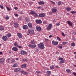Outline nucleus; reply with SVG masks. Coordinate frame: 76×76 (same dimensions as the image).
I'll return each mask as SVG.
<instances>
[{
    "instance_id": "18",
    "label": "nucleus",
    "mask_w": 76,
    "mask_h": 76,
    "mask_svg": "<svg viewBox=\"0 0 76 76\" xmlns=\"http://www.w3.org/2000/svg\"><path fill=\"white\" fill-rule=\"evenodd\" d=\"M36 28L37 31H39L41 30V28L40 27L37 26Z\"/></svg>"
},
{
    "instance_id": "29",
    "label": "nucleus",
    "mask_w": 76,
    "mask_h": 76,
    "mask_svg": "<svg viewBox=\"0 0 76 76\" xmlns=\"http://www.w3.org/2000/svg\"><path fill=\"white\" fill-rule=\"evenodd\" d=\"M15 60L13 59H12L11 61V63H15Z\"/></svg>"
},
{
    "instance_id": "14",
    "label": "nucleus",
    "mask_w": 76,
    "mask_h": 76,
    "mask_svg": "<svg viewBox=\"0 0 76 76\" xmlns=\"http://www.w3.org/2000/svg\"><path fill=\"white\" fill-rule=\"evenodd\" d=\"M27 65L26 64H24L21 65V67H22V68L25 69L26 68V67Z\"/></svg>"
},
{
    "instance_id": "9",
    "label": "nucleus",
    "mask_w": 76,
    "mask_h": 76,
    "mask_svg": "<svg viewBox=\"0 0 76 76\" xmlns=\"http://www.w3.org/2000/svg\"><path fill=\"white\" fill-rule=\"evenodd\" d=\"M52 43L54 45H57L58 44V42H55L53 40L52 41Z\"/></svg>"
},
{
    "instance_id": "34",
    "label": "nucleus",
    "mask_w": 76,
    "mask_h": 76,
    "mask_svg": "<svg viewBox=\"0 0 76 76\" xmlns=\"http://www.w3.org/2000/svg\"><path fill=\"white\" fill-rule=\"evenodd\" d=\"M15 16H16V17H18L19 16V15L17 13H15L14 14Z\"/></svg>"
},
{
    "instance_id": "59",
    "label": "nucleus",
    "mask_w": 76,
    "mask_h": 76,
    "mask_svg": "<svg viewBox=\"0 0 76 76\" xmlns=\"http://www.w3.org/2000/svg\"><path fill=\"white\" fill-rule=\"evenodd\" d=\"M18 20H21V18H18Z\"/></svg>"
},
{
    "instance_id": "54",
    "label": "nucleus",
    "mask_w": 76,
    "mask_h": 76,
    "mask_svg": "<svg viewBox=\"0 0 76 76\" xmlns=\"http://www.w3.org/2000/svg\"><path fill=\"white\" fill-rule=\"evenodd\" d=\"M37 9H41V7H38Z\"/></svg>"
},
{
    "instance_id": "13",
    "label": "nucleus",
    "mask_w": 76,
    "mask_h": 76,
    "mask_svg": "<svg viewBox=\"0 0 76 76\" xmlns=\"http://www.w3.org/2000/svg\"><path fill=\"white\" fill-rule=\"evenodd\" d=\"M21 74H23L24 75H28V72L25 71H21Z\"/></svg>"
},
{
    "instance_id": "7",
    "label": "nucleus",
    "mask_w": 76,
    "mask_h": 76,
    "mask_svg": "<svg viewBox=\"0 0 76 76\" xmlns=\"http://www.w3.org/2000/svg\"><path fill=\"white\" fill-rule=\"evenodd\" d=\"M36 22L37 24H40L42 23V21L41 20H36Z\"/></svg>"
},
{
    "instance_id": "37",
    "label": "nucleus",
    "mask_w": 76,
    "mask_h": 76,
    "mask_svg": "<svg viewBox=\"0 0 76 76\" xmlns=\"http://www.w3.org/2000/svg\"><path fill=\"white\" fill-rule=\"evenodd\" d=\"M57 40H58L59 41H61V39H60V38L58 37H57Z\"/></svg>"
},
{
    "instance_id": "33",
    "label": "nucleus",
    "mask_w": 76,
    "mask_h": 76,
    "mask_svg": "<svg viewBox=\"0 0 76 76\" xmlns=\"http://www.w3.org/2000/svg\"><path fill=\"white\" fill-rule=\"evenodd\" d=\"M50 68L52 70L54 69V66L53 65H52V66H50Z\"/></svg>"
},
{
    "instance_id": "47",
    "label": "nucleus",
    "mask_w": 76,
    "mask_h": 76,
    "mask_svg": "<svg viewBox=\"0 0 76 76\" xmlns=\"http://www.w3.org/2000/svg\"><path fill=\"white\" fill-rule=\"evenodd\" d=\"M0 7H1V9H4V7H3V5H0Z\"/></svg>"
},
{
    "instance_id": "45",
    "label": "nucleus",
    "mask_w": 76,
    "mask_h": 76,
    "mask_svg": "<svg viewBox=\"0 0 76 76\" xmlns=\"http://www.w3.org/2000/svg\"><path fill=\"white\" fill-rule=\"evenodd\" d=\"M58 5H60L61 4V1H59L58 2Z\"/></svg>"
},
{
    "instance_id": "56",
    "label": "nucleus",
    "mask_w": 76,
    "mask_h": 76,
    "mask_svg": "<svg viewBox=\"0 0 76 76\" xmlns=\"http://www.w3.org/2000/svg\"><path fill=\"white\" fill-rule=\"evenodd\" d=\"M73 74L74 76H76V73L75 72H73Z\"/></svg>"
},
{
    "instance_id": "30",
    "label": "nucleus",
    "mask_w": 76,
    "mask_h": 76,
    "mask_svg": "<svg viewBox=\"0 0 76 76\" xmlns=\"http://www.w3.org/2000/svg\"><path fill=\"white\" fill-rule=\"evenodd\" d=\"M64 63V60H62L60 61V64H63Z\"/></svg>"
},
{
    "instance_id": "32",
    "label": "nucleus",
    "mask_w": 76,
    "mask_h": 76,
    "mask_svg": "<svg viewBox=\"0 0 76 76\" xmlns=\"http://www.w3.org/2000/svg\"><path fill=\"white\" fill-rule=\"evenodd\" d=\"M70 13H72V14H76V11H70Z\"/></svg>"
},
{
    "instance_id": "63",
    "label": "nucleus",
    "mask_w": 76,
    "mask_h": 76,
    "mask_svg": "<svg viewBox=\"0 0 76 76\" xmlns=\"http://www.w3.org/2000/svg\"><path fill=\"white\" fill-rule=\"evenodd\" d=\"M28 4H30V5H31V4H32L31 3V2H28Z\"/></svg>"
},
{
    "instance_id": "19",
    "label": "nucleus",
    "mask_w": 76,
    "mask_h": 76,
    "mask_svg": "<svg viewBox=\"0 0 76 76\" xmlns=\"http://www.w3.org/2000/svg\"><path fill=\"white\" fill-rule=\"evenodd\" d=\"M20 70H21V69L20 68H17L16 69L14 70V72H17L20 71Z\"/></svg>"
},
{
    "instance_id": "49",
    "label": "nucleus",
    "mask_w": 76,
    "mask_h": 76,
    "mask_svg": "<svg viewBox=\"0 0 76 76\" xmlns=\"http://www.w3.org/2000/svg\"><path fill=\"white\" fill-rule=\"evenodd\" d=\"M34 16H35V17H37V16H38V15L37 14V13H35Z\"/></svg>"
},
{
    "instance_id": "36",
    "label": "nucleus",
    "mask_w": 76,
    "mask_h": 76,
    "mask_svg": "<svg viewBox=\"0 0 76 76\" xmlns=\"http://www.w3.org/2000/svg\"><path fill=\"white\" fill-rule=\"evenodd\" d=\"M31 43L32 44H35V41H34V40L31 41Z\"/></svg>"
},
{
    "instance_id": "40",
    "label": "nucleus",
    "mask_w": 76,
    "mask_h": 76,
    "mask_svg": "<svg viewBox=\"0 0 76 76\" xmlns=\"http://www.w3.org/2000/svg\"><path fill=\"white\" fill-rule=\"evenodd\" d=\"M18 47L20 49V48H23V47L21 45H20V46H18Z\"/></svg>"
},
{
    "instance_id": "17",
    "label": "nucleus",
    "mask_w": 76,
    "mask_h": 76,
    "mask_svg": "<svg viewBox=\"0 0 76 76\" xmlns=\"http://www.w3.org/2000/svg\"><path fill=\"white\" fill-rule=\"evenodd\" d=\"M12 50L14 51H18V49L17 48L15 47L12 48Z\"/></svg>"
},
{
    "instance_id": "35",
    "label": "nucleus",
    "mask_w": 76,
    "mask_h": 76,
    "mask_svg": "<svg viewBox=\"0 0 76 76\" xmlns=\"http://www.w3.org/2000/svg\"><path fill=\"white\" fill-rule=\"evenodd\" d=\"M70 69H67L66 70V72H67V73H69L70 72Z\"/></svg>"
},
{
    "instance_id": "27",
    "label": "nucleus",
    "mask_w": 76,
    "mask_h": 76,
    "mask_svg": "<svg viewBox=\"0 0 76 76\" xmlns=\"http://www.w3.org/2000/svg\"><path fill=\"white\" fill-rule=\"evenodd\" d=\"M71 46L72 47H75V42H72L71 44Z\"/></svg>"
},
{
    "instance_id": "15",
    "label": "nucleus",
    "mask_w": 76,
    "mask_h": 76,
    "mask_svg": "<svg viewBox=\"0 0 76 76\" xmlns=\"http://www.w3.org/2000/svg\"><path fill=\"white\" fill-rule=\"evenodd\" d=\"M27 25L30 28H32V24L31 23H28Z\"/></svg>"
},
{
    "instance_id": "41",
    "label": "nucleus",
    "mask_w": 76,
    "mask_h": 76,
    "mask_svg": "<svg viewBox=\"0 0 76 76\" xmlns=\"http://www.w3.org/2000/svg\"><path fill=\"white\" fill-rule=\"evenodd\" d=\"M22 61H26V62L28 61V60L27 59H23Z\"/></svg>"
},
{
    "instance_id": "8",
    "label": "nucleus",
    "mask_w": 76,
    "mask_h": 76,
    "mask_svg": "<svg viewBox=\"0 0 76 76\" xmlns=\"http://www.w3.org/2000/svg\"><path fill=\"white\" fill-rule=\"evenodd\" d=\"M20 54L22 55H25V54H27V53L26 52V51L21 50L20 51Z\"/></svg>"
},
{
    "instance_id": "31",
    "label": "nucleus",
    "mask_w": 76,
    "mask_h": 76,
    "mask_svg": "<svg viewBox=\"0 0 76 76\" xmlns=\"http://www.w3.org/2000/svg\"><path fill=\"white\" fill-rule=\"evenodd\" d=\"M35 13V12L32 11L30 12V14L31 15H34Z\"/></svg>"
},
{
    "instance_id": "50",
    "label": "nucleus",
    "mask_w": 76,
    "mask_h": 76,
    "mask_svg": "<svg viewBox=\"0 0 76 76\" xmlns=\"http://www.w3.org/2000/svg\"><path fill=\"white\" fill-rule=\"evenodd\" d=\"M56 26H59V25H60V24L59 23H58L56 24Z\"/></svg>"
},
{
    "instance_id": "1",
    "label": "nucleus",
    "mask_w": 76,
    "mask_h": 76,
    "mask_svg": "<svg viewBox=\"0 0 76 76\" xmlns=\"http://www.w3.org/2000/svg\"><path fill=\"white\" fill-rule=\"evenodd\" d=\"M44 45V44L42 43H40L38 44V46L40 50H44V49L45 47Z\"/></svg>"
},
{
    "instance_id": "4",
    "label": "nucleus",
    "mask_w": 76,
    "mask_h": 76,
    "mask_svg": "<svg viewBox=\"0 0 76 76\" xmlns=\"http://www.w3.org/2000/svg\"><path fill=\"white\" fill-rule=\"evenodd\" d=\"M28 32L30 34H34V30L28 29Z\"/></svg>"
},
{
    "instance_id": "6",
    "label": "nucleus",
    "mask_w": 76,
    "mask_h": 76,
    "mask_svg": "<svg viewBox=\"0 0 76 76\" xmlns=\"http://www.w3.org/2000/svg\"><path fill=\"white\" fill-rule=\"evenodd\" d=\"M45 13H40L39 15V17L40 18H43L45 17Z\"/></svg>"
},
{
    "instance_id": "12",
    "label": "nucleus",
    "mask_w": 76,
    "mask_h": 76,
    "mask_svg": "<svg viewBox=\"0 0 76 76\" xmlns=\"http://www.w3.org/2000/svg\"><path fill=\"white\" fill-rule=\"evenodd\" d=\"M67 22L68 23V24L69 25V26H72L73 25V23L71 21H67Z\"/></svg>"
},
{
    "instance_id": "3",
    "label": "nucleus",
    "mask_w": 76,
    "mask_h": 76,
    "mask_svg": "<svg viewBox=\"0 0 76 76\" xmlns=\"http://www.w3.org/2000/svg\"><path fill=\"white\" fill-rule=\"evenodd\" d=\"M52 28V24H49L48 26L47 27V30H51Z\"/></svg>"
},
{
    "instance_id": "57",
    "label": "nucleus",
    "mask_w": 76,
    "mask_h": 76,
    "mask_svg": "<svg viewBox=\"0 0 76 76\" xmlns=\"http://www.w3.org/2000/svg\"><path fill=\"white\" fill-rule=\"evenodd\" d=\"M62 36H65V35H64V33H62Z\"/></svg>"
},
{
    "instance_id": "58",
    "label": "nucleus",
    "mask_w": 76,
    "mask_h": 76,
    "mask_svg": "<svg viewBox=\"0 0 76 76\" xmlns=\"http://www.w3.org/2000/svg\"><path fill=\"white\" fill-rule=\"evenodd\" d=\"M19 13H20V15H21V14H23V12H22V11H20L19 12Z\"/></svg>"
},
{
    "instance_id": "10",
    "label": "nucleus",
    "mask_w": 76,
    "mask_h": 76,
    "mask_svg": "<svg viewBox=\"0 0 76 76\" xmlns=\"http://www.w3.org/2000/svg\"><path fill=\"white\" fill-rule=\"evenodd\" d=\"M18 37L19 38H22V34L21 33H18L17 34Z\"/></svg>"
},
{
    "instance_id": "43",
    "label": "nucleus",
    "mask_w": 76,
    "mask_h": 76,
    "mask_svg": "<svg viewBox=\"0 0 76 76\" xmlns=\"http://www.w3.org/2000/svg\"><path fill=\"white\" fill-rule=\"evenodd\" d=\"M45 40L46 42H48L49 41H50V40H49L47 39H45Z\"/></svg>"
},
{
    "instance_id": "53",
    "label": "nucleus",
    "mask_w": 76,
    "mask_h": 76,
    "mask_svg": "<svg viewBox=\"0 0 76 76\" xmlns=\"http://www.w3.org/2000/svg\"><path fill=\"white\" fill-rule=\"evenodd\" d=\"M7 10H8V11H9L10 10V8H9V7H7Z\"/></svg>"
},
{
    "instance_id": "44",
    "label": "nucleus",
    "mask_w": 76,
    "mask_h": 76,
    "mask_svg": "<svg viewBox=\"0 0 76 76\" xmlns=\"http://www.w3.org/2000/svg\"><path fill=\"white\" fill-rule=\"evenodd\" d=\"M67 44V42H64L62 43V45H66Z\"/></svg>"
},
{
    "instance_id": "46",
    "label": "nucleus",
    "mask_w": 76,
    "mask_h": 76,
    "mask_svg": "<svg viewBox=\"0 0 76 76\" xmlns=\"http://www.w3.org/2000/svg\"><path fill=\"white\" fill-rule=\"evenodd\" d=\"M48 74L49 75H50L51 74V72L50 71H47Z\"/></svg>"
},
{
    "instance_id": "52",
    "label": "nucleus",
    "mask_w": 76,
    "mask_h": 76,
    "mask_svg": "<svg viewBox=\"0 0 76 76\" xmlns=\"http://www.w3.org/2000/svg\"><path fill=\"white\" fill-rule=\"evenodd\" d=\"M43 24H45L47 23V21H46L45 20L44 21H43Z\"/></svg>"
},
{
    "instance_id": "55",
    "label": "nucleus",
    "mask_w": 76,
    "mask_h": 76,
    "mask_svg": "<svg viewBox=\"0 0 76 76\" xmlns=\"http://www.w3.org/2000/svg\"><path fill=\"white\" fill-rule=\"evenodd\" d=\"M45 75L46 76H50V75L48 74H45Z\"/></svg>"
},
{
    "instance_id": "42",
    "label": "nucleus",
    "mask_w": 76,
    "mask_h": 76,
    "mask_svg": "<svg viewBox=\"0 0 76 76\" xmlns=\"http://www.w3.org/2000/svg\"><path fill=\"white\" fill-rule=\"evenodd\" d=\"M9 19V17L7 16L5 17V19H6V20H8Z\"/></svg>"
},
{
    "instance_id": "16",
    "label": "nucleus",
    "mask_w": 76,
    "mask_h": 76,
    "mask_svg": "<svg viewBox=\"0 0 76 76\" xmlns=\"http://www.w3.org/2000/svg\"><path fill=\"white\" fill-rule=\"evenodd\" d=\"M18 25L19 24L18 23H14V26L15 28H18Z\"/></svg>"
},
{
    "instance_id": "38",
    "label": "nucleus",
    "mask_w": 76,
    "mask_h": 76,
    "mask_svg": "<svg viewBox=\"0 0 76 76\" xmlns=\"http://www.w3.org/2000/svg\"><path fill=\"white\" fill-rule=\"evenodd\" d=\"M58 47L59 48H61V49L63 48V46H60V45H58Z\"/></svg>"
},
{
    "instance_id": "26",
    "label": "nucleus",
    "mask_w": 76,
    "mask_h": 76,
    "mask_svg": "<svg viewBox=\"0 0 76 76\" xmlns=\"http://www.w3.org/2000/svg\"><path fill=\"white\" fill-rule=\"evenodd\" d=\"M57 10L56 9H53L52 10V12H53V13H55L56 12H57Z\"/></svg>"
},
{
    "instance_id": "61",
    "label": "nucleus",
    "mask_w": 76,
    "mask_h": 76,
    "mask_svg": "<svg viewBox=\"0 0 76 76\" xmlns=\"http://www.w3.org/2000/svg\"><path fill=\"white\" fill-rule=\"evenodd\" d=\"M14 9L15 10H18V8L17 7H15L14 8Z\"/></svg>"
},
{
    "instance_id": "60",
    "label": "nucleus",
    "mask_w": 76,
    "mask_h": 76,
    "mask_svg": "<svg viewBox=\"0 0 76 76\" xmlns=\"http://www.w3.org/2000/svg\"><path fill=\"white\" fill-rule=\"evenodd\" d=\"M7 62L8 63H9V62H10V61H9V60H7Z\"/></svg>"
},
{
    "instance_id": "22",
    "label": "nucleus",
    "mask_w": 76,
    "mask_h": 76,
    "mask_svg": "<svg viewBox=\"0 0 76 76\" xmlns=\"http://www.w3.org/2000/svg\"><path fill=\"white\" fill-rule=\"evenodd\" d=\"M6 35L7 38H9V37H11L12 36L10 33H8L6 34Z\"/></svg>"
},
{
    "instance_id": "39",
    "label": "nucleus",
    "mask_w": 76,
    "mask_h": 76,
    "mask_svg": "<svg viewBox=\"0 0 76 76\" xmlns=\"http://www.w3.org/2000/svg\"><path fill=\"white\" fill-rule=\"evenodd\" d=\"M17 66H18V65H17L16 64H14L13 65L12 67H17Z\"/></svg>"
},
{
    "instance_id": "23",
    "label": "nucleus",
    "mask_w": 76,
    "mask_h": 76,
    "mask_svg": "<svg viewBox=\"0 0 76 76\" xmlns=\"http://www.w3.org/2000/svg\"><path fill=\"white\" fill-rule=\"evenodd\" d=\"M39 4L41 5V4H44V2L43 1H40L38 2Z\"/></svg>"
},
{
    "instance_id": "24",
    "label": "nucleus",
    "mask_w": 76,
    "mask_h": 76,
    "mask_svg": "<svg viewBox=\"0 0 76 76\" xmlns=\"http://www.w3.org/2000/svg\"><path fill=\"white\" fill-rule=\"evenodd\" d=\"M4 29V28L3 26H0V31H3Z\"/></svg>"
},
{
    "instance_id": "5",
    "label": "nucleus",
    "mask_w": 76,
    "mask_h": 76,
    "mask_svg": "<svg viewBox=\"0 0 76 76\" xmlns=\"http://www.w3.org/2000/svg\"><path fill=\"white\" fill-rule=\"evenodd\" d=\"M29 48H35L36 47V45H31V44H29L28 45Z\"/></svg>"
},
{
    "instance_id": "64",
    "label": "nucleus",
    "mask_w": 76,
    "mask_h": 76,
    "mask_svg": "<svg viewBox=\"0 0 76 76\" xmlns=\"http://www.w3.org/2000/svg\"><path fill=\"white\" fill-rule=\"evenodd\" d=\"M53 37V36L51 35H50V36H49V38H50L51 37Z\"/></svg>"
},
{
    "instance_id": "62",
    "label": "nucleus",
    "mask_w": 76,
    "mask_h": 76,
    "mask_svg": "<svg viewBox=\"0 0 76 76\" xmlns=\"http://www.w3.org/2000/svg\"><path fill=\"white\" fill-rule=\"evenodd\" d=\"M3 54V52H0V55H1Z\"/></svg>"
},
{
    "instance_id": "2",
    "label": "nucleus",
    "mask_w": 76,
    "mask_h": 76,
    "mask_svg": "<svg viewBox=\"0 0 76 76\" xmlns=\"http://www.w3.org/2000/svg\"><path fill=\"white\" fill-rule=\"evenodd\" d=\"M5 59L3 58H0V63L2 65H4V61Z\"/></svg>"
},
{
    "instance_id": "28",
    "label": "nucleus",
    "mask_w": 76,
    "mask_h": 76,
    "mask_svg": "<svg viewBox=\"0 0 76 76\" xmlns=\"http://www.w3.org/2000/svg\"><path fill=\"white\" fill-rule=\"evenodd\" d=\"M14 45L15 47H18V43L17 42H15L14 44Z\"/></svg>"
},
{
    "instance_id": "21",
    "label": "nucleus",
    "mask_w": 76,
    "mask_h": 76,
    "mask_svg": "<svg viewBox=\"0 0 76 76\" xmlns=\"http://www.w3.org/2000/svg\"><path fill=\"white\" fill-rule=\"evenodd\" d=\"M2 39L4 41H6L7 40V37L5 36H4L2 37Z\"/></svg>"
},
{
    "instance_id": "25",
    "label": "nucleus",
    "mask_w": 76,
    "mask_h": 76,
    "mask_svg": "<svg viewBox=\"0 0 76 76\" xmlns=\"http://www.w3.org/2000/svg\"><path fill=\"white\" fill-rule=\"evenodd\" d=\"M66 10L67 12H69L71 10V8L69 7H67L66 8Z\"/></svg>"
},
{
    "instance_id": "20",
    "label": "nucleus",
    "mask_w": 76,
    "mask_h": 76,
    "mask_svg": "<svg viewBox=\"0 0 76 76\" xmlns=\"http://www.w3.org/2000/svg\"><path fill=\"white\" fill-rule=\"evenodd\" d=\"M25 20L26 22H29V18L26 17L25 18Z\"/></svg>"
},
{
    "instance_id": "48",
    "label": "nucleus",
    "mask_w": 76,
    "mask_h": 76,
    "mask_svg": "<svg viewBox=\"0 0 76 76\" xmlns=\"http://www.w3.org/2000/svg\"><path fill=\"white\" fill-rule=\"evenodd\" d=\"M59 60H63V58H59Z\"/></svg>"
},
{
    "instance_id": "11",
    "label": "nucleus",
    "mask_w": 76,
    "mask_h": 76,
    "mask_svg": "<svg viewBox=\"0 0 76 76\" xmlns=\"http://www.w3.org/2000/svg\"><path fill=\"white\" fill-rule=\"evenodd\" d=\"M23 28L24 29H28V27L26 25H24L23 26Z\"/></svg>"
},
{
    "instance_id": "51",
    "label": "nucleus",
    "mask_w": 76,
    "mask_h": 76,
    "mask_svg": "<svg viewBox=\"0 0 76 76\" xmlns=\"http://www.w3.org/2000/svg\"><path fill=\"white\" fill-rule=\"evenodd\" d=\"M36 72L37 73V74H39L40 73H41V72L39 71H36Z\"/></svg>"
}]
</instances>
